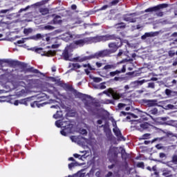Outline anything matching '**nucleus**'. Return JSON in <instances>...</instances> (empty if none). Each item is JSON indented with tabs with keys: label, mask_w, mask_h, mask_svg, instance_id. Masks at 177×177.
<instances>
[{
	"label": "nucleus",
	"mask_w": 177,
	"mask_h": 177,
	"mask_svg": "<svg viewBox=\"0 0 177 177\" xmlns=\"http://www.w3.org/2000/svg\"><path fill=\"white\" fill-rule=\"evenodd\" d=\"M8 12H9V10H1L0 13H8Z\"/></svg>",
	"instance_id": "5fc2aeb1"
},
{
	"label": "nucleus",
	"mask_w": 177,
	"mask_h": 177,
	"mask_svg": "<svg viewBox=\"0 0 177 177\" xmlns=\"http://www.w3.org/2000/svg\"><path fill=\"white\" fill-rule=\"evenodd\" d=\"M71 8H72L73 10H75V9H77V6L73 5V6H71Z\"/></svg>",
	"instance_id": "338daca9"
},
{
	"label": "nucleus",
	"mask_w": 177,
	"mask_h": 177,
	"mask_svg": "<svg viewBox=\"0 0 177 177\" xmlns=\"http://www.w3.org/2000/svg\"><path fill=\"white\" fill-rule=\"evenodd\" d=\"M44 30H48L49 31H52L53 30H55V27L50 25H47L44 26Z\"/></svg>",
	"instance_id": "c756f323"
},
{
	"label": "nucleus",
	"mask_w": 177,
	"mask_h": 177,
	"mask_svg": "<svg viewBox=\"0 0 177 177\" xmlns=\"http://www.w3.org/2000/svg\"><path fill=\"white\" fill-rule=\"evenodd\" d=\"M122 46V41L120 38H117V42H112L109 44V50L111 53H115L116 50H118V48Z\"/></svg>",
	"instance_id": "0eeeda50"
},
{
	"label": "nucleus",
	"mask_w": 177,
	"mask_h": 177,
	"mask_svg": "<svg viewBox=\"0 0 177 177\" xmlns=\"http://www.w3.org/2000/svg\"><path fill=\"white\" fill-rule=\"evenodd\" d=\"M125 27V24L120 23L115 25L116 28H124Z\"/></svg>",
	"instance_id": "7c9ffc66"
},
{
	"label": "nucleus",
	"mask_w": 177,
	"mask_h": 177,
	"mask_svg": "<svg viewBox=\"0 0 177 177\" xmlns=\"http://www.w3.org/2000/svg\"><path fill=\"white\" fill-rule=\"evenodd\" d=\"M96 38L95 37H86L84 39H81L74 41L70 45V48H75L81 46H84L85 44H92V42H95Z\"/></svg>",
	"instance_id": "7ed1b4c3"
},
{
	"label": "nucleus",
	"mask_w": 177,
	"mask_h": 177,
	"mask_svg": "<svg viewBox=\"0 0 177 177\" xmlns=\"http://www.w3.org/2000/svg\"><path fill=\"white\" fill-rule=\"evenodd\" d=\"M19 104H21V102L19 100H15L14 102L15 106H19Z\"/></svg>",
	"instance_id": "8fccbe9b"
},
{
	"label": "nucleus",
	"mask_w": 177,
	"mask_h": 177,
	"mask_svg": "<svg viewBox=\"0 0 177 177\" xmlns=\"http://www.w3.org/2000/svg\"><path fill=\"white\" fill-rule=\"evenodd\" d=\"M75 165H77V163H75V162H72V163L69 164L68 165L69 169H71V168H73V167H75Z\"/></svg>",
	"instance_id": "79ce46f5"
},
{
	"label": "nucleus",
	"mask_w": 177,
	"mask_h": 177,
	"mask_svg": "<svg viewBox=\"0 0 177 177\" xmlns=\"http://www.w3.org/2000/svg\"><path fill=\"white\" fill-rule=\"evenodd\" d=\"M148 80H137L133 82L135 85H143L145 82H147Z\"/></svg>",
	"instance_id": "5701e85b"
},
{
	"label": "nucleus",
	"mask_w": 177,
	"mask_h": 177,
	"mask_svg": "<svg viewBox=\"0 0 177 177\" xmlns=\"http://www.w3.org/2000/svg\"><path fill=\"white\" fill-rule=\"evenodd\" d=\"M39 50H42V48H38L35 49V52H39Z\"/></svg>",
	"instance_id": "69168bd1"
},
{
	"label": "nucleus",
	"mask_w": 177,
	"mask_h": 177,
	"mask_svg": "<svg viewBox=\"0 0 177 177\" xmlns=\"http://www.w3.org/2000/svg\"><path fill=\"white\" fill-rule=\"evenodd\" d=\"M171 37H177V32H175L171 35Z\"/></svg>",
	"instance_id": "774afa93"
},
{
	"label": "nucleus",
	"mask_w": 177,
	"mask_h": 177,
	"mask_svg": "<svg viewBox=\"0 0 177 177\" xmlns=\"http://www.w3.org/2000/svg\"><path fill=\"white\" fill-rule=\"evenodd\" d=\"M71 140H72V142H77V136H71Z\"/></svg>",
	"instance_id": "c03bdc74"
},
{
	"label": "nucleus",
	"mask_w": 177,
	"mask_h": 177,
	"mask_svg": "<svg viewBox=\"0 0 177 177\" xmlns=\"http://www.w3.org/2000/svg\"><path fill=\"white\" fill-rule=\"evenodd\" d=\"M28 9H30V6H28L25 8L20 9L19 10V13H21V12H26V11L28 10Z\"/></svg>",
	"instance_id": "c9c22d12"
},
{
	"label": "nucleus",
	"mask_w": 177,
	"mask_h": 177,
	"mask_svg": "<svg viewBox=\"0 0 177 177\" xmlns=\"http://www.w3.org/2000/svg\"><path fill=\"white\" fill-rule=\"evenodd\" d=\"M74 38H75V36L71 33H65L62 36V39L66 42L70 41L71 39H74Z\"/></svg>",
	"instance_id": "dca6fc26"
},
{
	"label": "nucleus",
	"mask_w": 177,
	"mask_h": 177,
	"mask_svg": "<svg viewBox=\"0 0 177 177\" xmlns=\"http://www.w3.org/2000/svg\"><path fill=\"white\" fill-rule=\"evenodd\" d=\"M39 12L41 13L43 16H45V15H48V13H49V9L41 8L39 9Z\"/></svg>",
	"instance_id": "aec40b11"
},
{
	"label": "nucleus",
	"mask_w": 177,
	"mask_h": 177,
	"mask_svg": "<svg viewBox=\"0 0 177 177\" xmlns=\"http://www.w3.org/2000/svg\"><path fill=\"white\" fill-rule=\"evenodd\" d=\"M118 154V148L115 147H111L109 151V157H117Z\"/></svg>",
	"instance_id": "2eb2a0df"
},
{
	"label": "nucleus",
	"mask_w": 177,
	"mask_h": 177,
	"mask_svg": "<svg viewBox=\"0 0 177 177\" xmlns=\"http://www.w3.org/2000/svg\"><path fill=\"white\" fill-rule=\"evenodd\" d=\"M142 103H144L148 107H153L157 104V100H143Z\"/></svg>",
	"instance_id": "ddd939ff"
},
{
	"label": "nucleus",
	"mask_w": 177,
	"mask_h": 177,
	"mask_svg": "<svg viewBox=\"0 0 177 177\" xmlns=\"http://www.w3.org/2000/svg\"><path fill=\"white\" fill-rule=\"evenodd\" d=\"M150 113L151 114L156 115V114H158V109H157L156 108H154L153 109L151 110Z\"/></svg>",
	"instance_id": "2f4dec72"
},
{
	"label": "nucleus",
	"mask_w": 177,
	"mask_h": 177,
	"mask_svg": "<svg viewBox=\"0 0 177 177\" xmlns=\"http://www.w3.org/2000/svg\"><path fill=\"white\" fill-rule=\"evenodd\" d=\"M113 175V172L111 171H109L106 175V177H110Z\"/></svg>",
	"instance_id": "6e6d98bb"
},
{
	"label": "nucleus",
	"mask_w": 177,
	"mask_h": 177,
	"mask_svg": "<svg viewBox=\"0 0 177 177\" xmlns=\"http://www.w3.org/2000/svg\"><path fill=\"white\" fill-rule=\"evenodd\" d=\"M55 119L62 118L63 117V112L57 111V113L53 115Z\"/></svg>",
	"instance_id": "b1692460"
},
{
	"label": "nucleus",
	"mask_w": 177,
	"mask_h": 177,
	"mask_svg": "<svg viewBox=\"0 0 177 177\" xmlns=\"http://www.w3.org/2000/svg\"><path fill=\"white\" fill-rule=\"evenodd\" d=\"M112 125L113 127V133H115V136H117L118 140H125V138H124V136H122V134L121 133V131L120 130L118 127H117V122L113 120Z\"/></svg>",
	"instance_id": "6e6552de"
},
{
	"label": "nucleus",
	"mask_w": 177,
	"mask_h": 177,
	"mask_svg": "<svg viewBox=\"0 0 177 177\" xmlns=\"http://www.w3.org/2000/svg\"><path fill=\"white\" fill-rule=\"evenodd\" d=\"M97 124L99 125H102V124H103V121L102 120H97Z\"/></svg>",
	"instance_id": "e2e57ef3"
},
{
	"label": "nucleus",
	"mask_w": 177,
	"mask_h": 177,
	"mask_svg": "<svg viewBox=\"0 0 177 177\" xmlns=\"http://www.w3.org/2000/svg\"><path fill=\"white\" fill-rule=\"evenodd\" d=\"M100 41H110V39H117L115 35H106V36H101L99 37Z\"/></svg>",
	"instance_id": "f3484780"
},
{
	"label": "nucleus",
	"mask_w": 177,
	"mask_h": 177,
	"mask_svg": "<svg viewBox=\"0 0 177 177\" xmlns=\"http://www.w3.org/2000/svg\"><path fill=\"white\" fill-rule=\"evenodd\" d=\"M95 176L96 177H100V172L98 171H96L95 173Z\"/></svg>",
	"instance_id": "680f3d73"
},
{
	"label": "nucleus",
	"mask_w": 177,
	"mask_h": 177,
	"mask_svg": "<svg viewBox=\"0 0 177 177\" xmlns=\"http://www.w3.org/2000/svg\"><path fill=\"white\" fill-rule=\"evenodd\" d=\"M96 66L97 67H98V68H100V67H101L102 66H103V64L100 63V62H96Z\"/></svg>",
	"instance_id": "603ef678"
},
{
	"label": "nucleus",
	"mask_w": 177,
	"mask_h": 177,
	"mask_svg": "<svg viewBox=\"0 0 177 177\" xmlns=\"http://www.w3.org/2000/svg\"><path fill=\"white\" fill-rule=\"evenodd\" d=\"M174 55H176L175 51H174V50H170V51H169V56L170 57H174Z\"/></svg>",
	"instance_id": "58836bf2"
},
{
	"label": "nucleus",
	"mask_w": 177,
	"mask_h": 177,
	"mask_svg": "<svg viewBox=\"0 0 177 177\" xmlns=\"http://www.w3.org/2000/svg\"><path fill=\"white\" fill-rule=\"evenodd\" d=\"M138 168H145V163L143 162H140L137 164Z\"/></svg>",
	"instance_id": "473e14b6"
},
{
	"label": "nucleus",
	"mask_w": 177,
	"mask_h": 177,
	"mask_svg": "<svg viewBox=\"0 0 177 177\" xmlns=\"http://www.w3.org/2000/svg\"><path fill=\"white\" fill-rule=\"evenodd\" d=\"M109 6H102V8H101V10H105V9H107V8H108Z\"/></svg>",
	"instance_id": "bf43d9fd"
},
{
	"label": "nucleus",
	"mask_w": 177,
	"mask_h": 177,
	"mask_svg": "<svg viewBox=\"0 0 177 177\" xmlns=\"http://www.w3.org/2000/svg\"><path fill=\"white\" fill-rule=\"evenodd\" d=\"M126 68H125V66H122V70L120 71H121V73H125V71H126Z\"/></svg>",
	"instance_id": "4d7b16f0"
},
{
	"label": "nucleus",
	"mask_w": 177,
	"mask_h": 177,
	"mask_svg": "<svg viewBox=\"0 0 177 177\" xmlns=\"http://www.w3.org/2000/svg\"><path fill=\"white\" fill-rule=\"evenodd\" d=\"M70 48H71V47H70V46H69V47H66L62 54L65 60H70L71 62H85V60H86V57H83V58H81L80 57L70 58L71 55H70V53H68V49H70Z\"/></svg>",
	"instance_id": "39448f33"
},
{
	"label": "nucleus",
	"mask_w": 177,
	"mask_h": 177,
	"mask_svg": "<svg viewBox=\"0 0 177 177\" xmlns=\"http://www.w3.org/2000/svg\"><path fill=\"white\" fill-rule=\"evenodd\" d=\"M51 109H59V106L58 105H53L50 106Z\"/></svg>",
	"instance_id": "13d9d810"
},
{
	"label": "nucleus",
	"mask_w": 177,
	"mask_h": 177,
	"mask_svg": "<svg viewBox=\"0 0 177 177\" xmlns=\"http://www.w3.org/2000/svg\"><path fill=\"white\" fill-rule=\"evenodd\" d=\"M110 55H111L110 50L106 49L101 50L88 57H86V60H91V59H99V57H107L108 56H110Z\"/></svg>",
	"instance_id": "20e7f679"
},
{
	"label": "nucleus",
	"mask_w": 177,
	"mask_h": 177,
	"mask_svg": "<svg viewBox=\"0 0 177 177\" xmlns=\"http://www.w3.org/2000/svg\"><path fill=\"white\" fill-rule=\"evenodd\" d=\"M118 3V0H114L111 3L113 6H114V5H117Z\"/></svg>",
	"instance_id": "3c124183"
},
{
	"label": "nucleus",
	"mask_w": 177,
	"mask_h": 177,
	"mask_svg": "<svg viewBox=\"0 0 177 177\" xmlns=\"http://www.w3.org/2000/svg\"><path fill=\"white\" fill-rule=\"evenodd\" d=\"M167 4H160L156 6L149 8L145 10V13H148L149 12H157V10H160V9H164V8H167Z\"/></svg>",
	"instance_id": "9b49d317"
},
{
	"label": "nucleus",
	"mask_w": 177,
	"mask_h": 177,
	"mask_svg": "<svg viewBox=\"0 0 177 177\" xmlns=\"http://www.w3.org/2000/svg\"><path fill=\"white\" fill-rule=\"evenodd\" d=\"M37 99H39V101H35L33 103L30 104L31 107H44L46 104V102H41L42 100H45L46 99V95L40 94L37 95Z\"/></svg>",
	"instance_id": "423d86ee"
},
{
	"label": "nucleus",
	"mask_w": 177,
	"mask_h": 177,
	"mask_svg": "<svg viewBox=\"0 0 177 177\" xmlns=\"http://www.w3.org/2000/svg\"><path fill=\"white\" fill-rule=\"evenodd\" d=\"M135 14L127 15L124 17V21H128L129 23H135L136 21V18L134 17Z\"/></svg>",
	"instance_id": "4468645a"
},
{
	"label": "nucleus",
	"mask_w": 177,
	"mask_h": 177,
	"mask_svg": "<svg viewBox=\"0 0 177 177\" xmlns=\"http://www.w3.org/2000/svg\"><path fill=\"white\" fill-rule=\"evenodd\" d=\"M126 104H123V103H120L118 104V107L119 109H122L123 107H125Z\"/></svg>",
	"instance_id": "49530a36"
},
{
	"label": "nucleus",
	"mask_w": 177,
	"mask_h": 177,
	"mask_svg": "<svg viewBox=\"0 0 177 177\" xmlns=\"http://www.w3.org/2000/svg\"><path fill=\"white\" fill-rule=\"evenodd\" d=\"M128 89H129V86L126 85V86H124V91H125V92H127V91H128Z\"/></svg>",
	"instance_id": "0e129e2a"
},
{
	"label": "nucleus",
	"mask_w": 177,
	"mask_h": 177,
	"mask_svg": "<svg viewBox=\"0 0 177 177\" xmlns=\"http://www.w3.org/2000/svg\"><path fill=\"white\" fill-rule=\"evenodd\" d=\"M149 136H150V134H149V133H145V134H144V135L142 136V139H149Z\"/></svg>",
	"instance_id": "37998d69"
},
{
	"label": "nucleus",
	"mask_w": 177,
	"mask_h": 177,
	"mask_svg": "<svg viewBox=\"0 0 177 177\" xmlns=\"http://www.w3.org/2000/svg\"><path fill=\"white\" fill-rule=\"evenodd\" d=\"M41 38H42V39H45L44 37H42V35L37 34V35H36L35 36H32L31 37L23 38L21 40H18L17 41V44H24V42H26V39H35V40H37V39H41Z\"/></svg>",
	"instance_id": "9d476101"
},
{
	"label": "nucleus",
	"mask_w": 177,
	"mask_h": 177,
	"mask_svg": "<svg viewBox=\"0 0 177 177\" xmlns=\"http://www.w3.org/2000/svg\"><path fill=\"white\" fill-rule=\"evenodd\" d=\"M159 157L160 158H165V157H167V155H165V153H160Z\"/></svg>",
	"instance_id": "a18cd8bd"
},
{
	"label": "nucleus",
	"mask_w": 177,
	"mask_h": 177,
	"mask_svg": "<svg viewBox=\"0 0 177 177\" xmlns=\"http://www.w3.org/2000/svg\"><path fill=\"white\" fill-rule=\"evenodd\" d=\"M169 174H171V171H169L167 169H164L162 170V176H167L169 175Z\"/></svg>",
	"instance_id": "cd10ccee"
},
{
	"label": "nucleus",
	"mask_w": 177,
	"mask_h": 177,
	"mask_svg": "<svg viewBox=\"0 0 177 177\" xmlns=\"http://www.w3.org/2000/svg\"><path fill=\"white\" fill-rule=\"evenodd\" d=\"M52 48L53 49H57V48H59V44H53Z\"/></svg>",
	"instance_id": "864d4df0"
},
{
	"label": "nucleus",
	"mask_w": 177,
	"mask_h": 177,
	"mask_svg": "<svg viewBox=\"0 0 177 177\" xmlns=\"http://www.w3.org/2000/svg\"><path fill=\"white\" fill-rule=\"evenodd\" d=\"M115 67H117L115 64H108L104 67V70H111L115 68Z\"/></svg>",
	"instance_id": "4be33fe9"
},
{
	"label": "nucleus",
	"mask_w": 177,
	"mask_h": 177,
	"mask_svg": "<svg viewBox=\"0 0 177 177\" xmlns=\"http://www.w3.org/2000/svg\"><path fill=\"white\" fill-rule=\"evenodd\" d=\"M150 37H154V33L153 32H146L141 37V39H146V38H149Z\"/></svg>",
	"instance_id": "a211bd4d"
},
{
	"label": "nucleus",
	"mask_w": 177,
	"mask_h": 177,
	"mask_svg": "<svg viewBox=\"0 0 177 177\" xmlns=\"http://www.w3.org/2000/svg\"><path fill=\"white\" fill-rule=\"evenodd\" d=\"M32 29H31V28L24 29V34L28 35V34H30V32H32Z\"/></svg>",
	"instance_id": "f704fd0d"
},
{
	"label": "nucleus",
	"mask_w": 177,
	"mask_h": 177,
	"mask_svg": "<svg viewBox=\"0 0 177 177\" xmlns=\"http://www.w3.org/2000/svg\"><path fill=\"white\" fill-rule=\"evenodd\" d=\"M80 153H82L83 155L81 156L77 153H74L73 157H75V158H78L79 160H82V161H84L85 160V158H86V157H88V156H86V154H88V153H89V151H80Z\"/></svg>",
	"instance_id": "f8f14e48"
},
{
	"label": "nucleus",
	"mask_w": 177,
	"mask_h": 177,
	"mask_svg": "<svg viewBox=\"0 0 177 177\" xmlns=\"http://www.w3.org/2000/svg\"><path fill=\"white\" fill-rule=\"evenodd\" d=\"M174 105H172V104H171L167 105V108H168V109H174Z\"/></svg>",
	"instance_id": "052dcab7"
},
{
	"label": "nucleus",
	"mask_w": 177,
	"mask_h": 177,
	"mask_svg": "<svg viewBox=\"0 0 177 177\" xmlns=\"http://www.w3.org/2000/svg\"><path fill=\"white\" fill-rule=\"evenodd\" d=\"M54 24H60L62 23V19L60 18V16L57 15L53 19Z\"/></svg>",
	"instance_id": "412c9836"
},
{
	"label": "nucleus",
	"mask_w": 177,
	"mask_h": 177,
	"mask_svg": "<svg viewBox=\"0 0 177 177\" xmlns=\"http://www.w3.org/2000/svg\"><path fill=\"white\" fill-rule=\"evenodd\" d=\"M102 93H104V95H106L109 97H113L114 100H118V99L121 97V95H120V94H118L112 88H109L108 90L104 91Z\"/></svg>",
	"instance_id": "1a4fd4ad"
},
{
	"label": "nucleus",
	"mask_w": 177,
	"mask_h": 177,
	"mask_svg": "<svg viewBox=\"0 0 177 177\" xmlns=\"http://www.w3.org/2000/svg\"><path fill=\"white\" fill-rule=\"evenodd\" d=\"M93 81L94 82H102V80L100 77H94Z\"/></svg>",
	"instance_id": "e433bc0d"
},
{
	"label": "nucleus",
	"mask_w": 177,
	"mask_h": 177,
	"mask_svg": "<svg viewBox=\"0 0 177 177\" xmlns=\"http://www.w3.org/2000/svg\"><path fill=\"white\" fill-rule=\"evenodd\" d=\"M30 71L34 73L35 74H38V73H39V71L37 69H34V68H30Z\"/></svg>",
	"instance_id": "4c0bfd02"
},
{
	"label": "nucleus",
	"mask_w": 177,
	"mask_h": 177,
	"mask_svg": "<svg viewBox=\"0 0 177 177\" xmlns=\"http://www.w3.org/2000/svg\"><path fill=\"white\" fill-rule=\"evenodd\" d=\"M165 93H166L167 96H171V94L172 93V91H171L168 88H166Z\"/></svg>",
	"instance_id": "72a5a7b5"
},
{
	"label": "nucleus",
	"mask_w": 177,
	"mask_h": 177,
	"mask_svg": "<svg viewBox=\"0 0 177 177\" xmlns=\"http://www.w3.org/2000/svg\"><path fill=\"white\" fill-rule=\"evenodd\" d=\"M120 117H127V120H131V121L133 122L132 124H136V125L134 126L135 128H136V129H138V131H140V132L145 131V129H147V128L150 127V124H149V123L147 122L140 123L138 122V121L136 120H133L132 118H138V116H136V115L135 114L122 111L120 112Z\"/></svg>",
	"instance_id": "f257e3e1"
},
{
	"label": "nucleus",
	"mask_w": 177,
	"mask_h": 177,
	"mask_svg": "<svg viewBox=\"0 0 177 177\" xmlns=\"http://www.w3.org/2000/svg\"><path fill=\"white\" fill-rule=\"evenodd\" d=\"M156 16H158V17H162L163 15H164V12H161V11H159V12H157L156 13Z\"/></svg>",
	"instance_id": "ea45409f"
},
{
	"label": "nucleus",
	"mask_w": 177,
	"mask_h": 177,
	"mask_svg": "<svg viewBox=\"0 0 177 177\" xmlns=\"http://www.w3.org/2000/svg\"><path fill=\"white\" fill-rule=\"evenodd\" d=\"M118 74H121V71H115L110 72L109 73L111 77H115V75H118Z\"/></svg>",
	"instance_id": "393cba45"
},
{
	"label": "nucleus",
	"mask_w": 177,
	"mask_h": 177,
	"mask_svg": "<svg viewBox=\"0 0 177 177\" xmlns=\"http://www.w3.org/2000/svg\"><path fill=\"white\" fill-rule=\"evenodd\" d=\"M15 88H19V86H26V83H24L23 81H19L16 84L13 83Z\"/></svg>",
	"instance_id": "6ab92c4d"
},
{
	"label": "nucleus",
	"mask_w": 177,
	"mask_h": 177,
	"mask_svg": "<svg viewBox=\"0 0 177 177\" xmlns=\"http://www.w3.org/2000/svg\"><path fill=\"white\" fill-rule=\"evenodd\" d=\"M122 53H124V51L122 50H120L118 53V57H120V56H122Z\"/></svg>",
	"instance_id": "09e8293b"
},
{
	"label": "nucleus",
	"mask_w": 177,
	"mask_h": 177,
	"mask_svg": "<svg viewBox=\"0 0 177 177\" xmlns=\"http://www.w3.org/2000/svg\"><path fill=\"white\" fill-rule=\"evenodd\" d=\"M154 82H151L148 84V88H151L152 89H154Z\"/></svg>",
	"instance_id": "a19ab883"
},
{
	"label": "nucleus",
	"mask_w": 177,
	"mask_h": 177,
	"mask_svg": "<svg viewBox=\"0 0 177 177\" xmlns=\"http://www.w3.org/2000/svg\"><path fill=\"white\" fill-rule=\"evenodd\" d=\"M79 133H80L81 135H87L88 131H86V129L81 128L79 130Z\"/></svg>",
	"instance_id": "bb28decb"
},
{
	"label": "nucleus",
	"mask_w": 177,
	"mask_h": 177,
	"mask_svg": "<svg viewBox=\"0 0 177 177\" xmlns=\"http://www.w3.org/2000/svg\"><path fill=\"white\" fill-rule=\"evenodd\" d=\"M100 89H106V86L104 85V84L102 83L101 84H100Z\"/></svg>",
	"instance_id": "de8ad7c7"
},
{
	"label": "nucleus",
	"mask_w": 177,
	"mask_h": 177,
	"mask_svg": "<svg viewBox=\"0 0 177 177\" xmlns=\"http://www.w3.org/2000/svg\"><path fill=\"white\" fill-rule=\"evenodd\" d=\"M171 162L177 165V155L176 154L173 155V156L171 158Z\"/></svg>",
	"instance_id": "c85d7f7f"
},
{
	"label": "nucleus",
	"mask_w": 177,
	"mask_h": 177,
	"mask_svg": "<svg viewBox=\"0 0 177 177\" xmlns=\"http://www.w3.org/2000/svg\"><path fill=\"white\" fill-rule=\"evenodd\" d=\"M69 67H73V68H81V65L78 64H70Z\"/></svg>",
	"instance_id": "a878e982"
},
{
	"label": "nucleus",
	"mask_w": 177,
	"mask_h": 177,
	"mask_svg": "<svg viewBox=\"0 0 177 177\" xmlns=\"http://www.w3.org/2000/svg\"><path fill=\"white\" fill-rule=\"evenodd\" d=\"M55 125L57 128H64V130L60 131L62 136H67L68 133H71V128H73V124H71L68 121L62 122L60 120H57L55 122Z\"/></svg>",
	"instance_id": "f03ea898"
}]
</instances>
